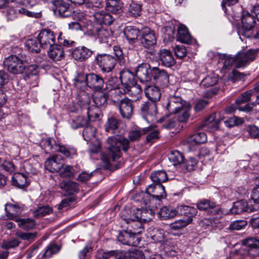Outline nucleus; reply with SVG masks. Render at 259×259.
<instances>
[{
    "label": "nucleus",
    "instance_id": "obj_55",
    "mask_svg": "<svg viewBox=\"0 0 259 259\" xmlns=\"http://www.w3.org/2000/svg\"><path fill=\"white\" fill-rule=\"evenodd\" d=\"M60 249V247L59 246L55 244H50L46 248L45 252L43 253L42 257L47 259L50 257L53 254L58 252Z\"/></svg>",
    "mask_w": 259,
    "mask_h": 259
},
{
    "label": "nucleus",
    "instance_id": "obj_18",
    "mask_svg": "<svg viewBox=\"0 0 259 259\" xmlns=\"http://www.w3.org/2000/svg\"><path fill=\"white\" fill-rule=\"evenodd\" d=\"M24 209V205L16 202L15 203H7L5 205V211L6 216L8 219L16 221L18 219V215L20 214Z\"/></svg>",
    "mask_w": 259,
    "mask_h": 259
},
{
    "label": "nucleus",
    "instance_id": "obj_30",
    "mask_svg": "<svg viewBox=\"0 0 259 259\" xmlns=\"http://www.w3.org/2000/svg\"><path fill=\"white\" fill-rule=\"evenodd\" d=\"M48 55L53 61H58L64 57V52L61 45L54 44L50 47Z\"/></svg>",
    "mask_w": 259,
    "mask_h": 259
},
{
    "label": "nucleus",
    "instance_id": "obj_47",
    "mask_svg": "<svg viewBox=\"0 0 259 259\" xmlns=\"http://www.w3.org/2000/svg\"><path fill=\"white\" fill-rule=\"evenodd\" d=\"M218 81V75L211 74L206 76L201 81L200 85L203 88H209L215 85Z\"/></svg>",
    "mask_w": 259,
    "mask_h": 259
},
{
    "label": "nucleus",
    "instance_id": "obj_64",
    "mask_svg": "<svg viewBox=\"0 0 259 259\" xmlns=\"http://www.w3.org/2000/svg\"><path fill=\"white\" fill-rule=\"evenodd\" d=\"M19 243L20 242L17 239L14 238L10 240L4 241L1 247L3 248L8 249L18 246Z\"/></svg>",
    "mask_w": 259,
    "mask_h": 259
},
{
    "label": "nucleus",
    "instance_id": "obj_10",
    "mask_svg": "<svg viewBox=\"0 0 259 259\" xmlns=\"http://www.w3.org/2000/svg\"><path fill=\"white\" fill-rule=\"evenodd\" d=\"M139 39L143 47L147 49L153 47L157 43L154 32L148 27L141 29Z\"/></svg>",
    "mask_w": 259,
    "mask_h": 259
},
{
    "label": "nucleus",
    "instance_id": "obj_23",
    "mask_svg": "<svg viewBox=\"0 0 259 259\" xmlns=\"http://www.w3.org/2000/svg\"><path fill=\"white\" fill-rule=\"evenodd\" d=\"M158 57L161 64L165 67H170L175 64L174 57L169 50H160L158 53Z\"/></svg>",
    "mask_w": 259,
    "mask_h": 259
},
{
    "label": "nucleus",
    "instance_id": "obj_15",
    "mask_svg": "<svg viewBox=\"0 0 259 259\" xmlns=\"http://www.w3.org/2000/svg\"><path fill=\"white\" fill-rule=\"evenodd\" d=\"M37 40L41 48H47L55 44V36L51 30L45 29L39 32L37 36Z\"/></svg>",
    "mask_w": 259,
    "mask_h": 259
},
{
    "label": "nucleus",
    "instance_id": "obj_11",
    "mask_svg": "<svg viewBox=\"0 0 259 259\" xmlns=\"http://www.w3.org/2000/svg\"><path fill=\"white\" fill-rule=\"evenodd\" d=\"M123 220L128 224H131L132 228L131 230L135 234H140L143 228V225L141 222L142 220L146 221L145 219H142L141 217V211L140 209H137L136 211H133L132 217H125Z\"/></svg>",
    "mask_w": 259,
    "mask_h": 259
},
{
    "label": "nucleus",
    "instance_id": "obj_17",
    "mask_svg": "<svg viewBox=\"0 0 259 259\" xmlns=\"http://www.w3.org/2000/svg\"><path fill=\"white\" fill-rule=\"evenodd\" d=\"M54 5L55 7V13L60 17H68L72 14V10L68 0H55Z\"/></svg>",
    "mask_w": 259,
    "mask_h": 259
},
{
    "label": "nucleus",
    "instance_id": "obj_51",
    "mask_svg": "<svg viewBox=\"0 0 259 259\" xmlns=\"http://www.w3.org/2000/svg\"><path fill=\"white\" fill-rule=\"evenodd\" d=\"M25 46L29 51L33 53L39 52L41 47L39 42H37V40L35 39L27 40L25 43Z\"/></svg>",
    "mask_w": 259,
    "mask_h": 259
},
{
    "label": "nucleus",
    "instance_id": "obj_29",
    "mask_svg": "<svg viewBox=\"0 0 259 259\" xmlns=\"http://www.w3.org/2000/svg\"><path fill=\"white\" fill-rule=\"evenodd\" d=\"M87 81L88 87L97 91L101 90L104 84L103 79L99 75L94 73L88 74Z\"/></svg>",
    "mask_w": 259,
    "mask_h": 259
},
{
    "label": "nucleus",
    "instance_id": "obj_41",
    "mask_svg": "<svg viewBox=\"0 0 259 259\" xmlns=\"http://www.w3.org/2000/svg\"><path fill=\"white\" fill-rule=\"evenodd\" d=\"M153 127L152 125H150L148 127L142 128L141 130L131 131L128 133V138L131 141L139 140L142 134H145L152 131Z\"/></svg>",
    "mask_w": 259,
    "mask_h": 259
},
{
    "label": "nucleus",
    "instance_id": "obj_22",
    "mask_svg": "<svg viewBox=\"0 0 259 259\" xmlns=\"http://www.w3.org/2000/svg\"><path fill=\"white\" fill-rule=\"evenodd\" d=\"M93 51L90 49L82 46L74 49L72 52V56L74 60L83 62L91 56Z\"/></svg>",
    "mask_w": 259,
    "mask_h": 259
},
{
    "label": "nucleus",
    "instance_id": "obj_14",
    "mask_svg": "<svg viewBox=\"0 0 259 259\" xmlns=\"http://www.w3.org/2000/svg\"><path fill=\"white\" fill-rule=\"evenodd\" d=\"M152 75L157 85L163 88L168 86L169 75L166 71L160 69L157 67H153Z\"/></svg>",
    "mask_w": 259,
    "mask_h": 259
},
{
    "label": "nucleus",
    "instance_id": "obj_59",
    "mask_svg": "<svg viewBox=\"0 0 259 259\" xmlns=\"http://www.w3.org/2000/svg\"><path fill=\"white\" fill-rule=\"evenodd\" d=\"M190 106L189 104L185 106V108H183L179 112L180 114L178 116V119L180 122H186L190 117V114L189 111L190 109Z\"/></svg>",
    "mask_w": 259,
    "mask_h": 259
},
{
    "label": "nucleus",
    "instance_id": "obj_48",
    "mask_svg": "<svg viewBox=\"0 0 259 259\" xmlns=\"http://www.w3.org/2000/svg\"><path fill=\"white\" fill-rule=\"evenodd\" d=\"M95 133L96 128L91 125V122H89V124L84 127L82 132L84 139L87 142L91 141L95 137Z\"/></svg>",
    "mask_w": 259,
    "mask_h": 259
},
{
    "label": "nucleus",
    "instance_id": "obj_4",
    "mask_svg": "<svg viewBox=\"0 0 259 259\" xmlns=\"http://www.w3.org/2000/svg\"><path fill=\"white\" fill-rule=\"evenodd\" d=\"M5 16L8 20H14L20 15L28 17H35L36 13L26 10L16 2L11 3L5 10Z\"/></svg>",
    "mask_w": 259,
    "mask_h": 259
},
{
    "label": "nucleus",
    "instance_id": "obj_49",
    "mask_svg": "<svg viewBox=\"0 0 259 259\" xmlns=\"http://www.w3.org/2000/svg\"><path fill=\"white\" fill-rule=\"evenodd\" d=\"M52 212V208L48 205L38 207L32 211L34 217L41 218Z\"/></svg>",
    "mask_w": 259,
    "mask_h": 259
},
{
    "label": "nucleus",
    "instance_id": "obj_50",
    "mask_svg": "<svg viewBox=\"0 0 259 259\" xmlns=\"http://www.w3.org/2000/svg\"><path fill=\"white\" fill-rule=\"evenodd\" d=\"M254 88L242 93L237 99L236 100L235 104L238 106L249 101L251 96L254 94Z\"/></svg>",
    "mask_w": 259,
    "mask_h": 259
},
{
    "label": "nucleus",
    "instance_id": "obj_12",
    "mask_svg": "<svg viewBox=\"0 0 259 259\" xmlns=\"http://www.w3.org/2000/svg\"><path fill=\"white\" fill-rule=\"evenodd\" d=\"M142 115L148 122H154L156 120L157 113L156 104L153 102H144L140 106Z\"/></svg>",
    "mask_w": 259,
    "mask_h": 259
},
{
    "label": "nucleus",
    "instance_id": "obj_45",
    "mask_svg": "<svg viewBox=\"0 0 259 259\" xmlns=\"http://www.w3.org/2000/svg\"><path fill=\"white\" fill-rule=\"evenodd\" d=\"M108 95L103 92H96L93 98L94 102L97 107L104 106L107 104Z\"/></svg>",
    "mask_w": 259,
    "mask_h": 259
},
{
    "label": "nucleus",
    "instance_id": "obj_20",
    "mask_svg": "<svg viewBox=\"0 0 259 259\" xmlns=\"http://www.w3.org/2000/svg\"><path fill=\"white\" fill-rule=\"evenodd\" d=\"M197 208L201 211H208L212 214H219L222 212L219 205L207 199L202 200L197 203Z\"/></svg>",
    "mask_w": 259,
    "mask_h": 259
},
{
    "label": "nucleus",
    "instance_id": "obj_60",
    "mask_svg": "<svg viewBox=\"0 0 259 259\" xmlns=\"http://www.w3.org/2000/svg\"><path fill=\"white\" fill-rule=\"evenodd\" d=\"M244 122L242 118L237 116H233L229 118L225 121L224 123L226 126L229 128L242 124Z\"/></svg>",
    "mask_w": 259,
    "mask_h": 259
},
{
    "label": "nucleus",
    "instance_id": "obj_6",
    "mask_svg": "<svg viewBox=\"0 0 259 259\" xmlns=\"http://www.w3.org/2000/svg\"><path fill=\"white\" fill-rule=\"evenodd\" d=\"M258 52V49H250L246 52L239 53L235 56V59H232L230 61H235L237 68L242 67L253 61L257 57Z\"/></svg>",
    "mask_w": 259,
    "mask_h": 259
},
{
    "label": "nucleus",
    "instance_id": "obj_1",
    "mask_svg": "<svg viewBox=\"0 0 259 259\" xmlns=\"http://www.w3.org/2000/svg\"><path fill=\"white\" fill-rule=\"evenodd\" d=\"M107 144V153L102 155V160L106 167L110 169L112 162L116 161L121 156L120 146H122L123 151L126 152L130 148V141L124 137L116 135L109 137Z\"/></svg>",
    "mask_w": 259,
    "mask_h": 259
},
{
    "label": "nucleus",
    "instance_id": "obj_58",
    "mask_svg": "<svg viewBox=\"0 0 259 259\" xmlns=\"http://www.w3.org/2000/svg\"><path fill=\"white\" fill-rule=\"evenodd\" d=\"M113 51L116 57V61L118 60L119 63L121 66L125 64V60L121 48L118 46H114L113 48Z\"/></svg>",
    "mask_w": 259,
    "mask_h": 259
},
{
    "label": "nucleus",
    "instance_id": "obj_53",
    "mask_svg": "<svg viewBox=\"0 0 259 259\" xmlns=\"http://www.w3.org/2000/svg\"><path fill=\"white\" fill-rule=\"evenodd\" d=\"M243 244L244 245L245 249H251L259 248V239L255 237H249L244 239L243 241Z\"/></svg>",
    "mask_w": 259,
    "mask_h": 259
},
{
    "label": "nucleus",
    "instance_id": "obj_54",
    "mask_svg": "<svg viewBox=\"0 0 259 259\" xmlns=\"http://www.w3.org/2000/svg\"><path fill=\"white\" fill-rule=\"evenodd\" d=\"M59 172L60 176L62 178H71L74 175V170L72 166L63 164Z\"/></svg>",
    "mask_w": 259,
    "mask_h": 259
},
{
    "label": "nucleus",
    "instance_id": "obj_44",
    "mask_svg": "<svg viewBox=\"0 0 259 259\" xmlns=\"http://www.w3.org/2000/svg\"><path fill=\"white\" fill-rule=\"evenodd\" d=\"M150 178L153 184H161L168 179L166 172L164 170H157L151 174Z\"/></svg>",
    "mask_w": 259,
    "mask_h": 259
},
{
    "label": "nucleus",
    "instance_id": "obj_38",
    "mask_svg": "<svg viewBox=\"0 0 259 259\" xmlns=\"http://www.w3.org/2000/svg\"><path fill=\"white\" fill-rule=\"evenodd\" d=\"M125 91L127 94L133 97V101H136L141 98L142 88L140 85L137 84L136 82L135 84L130 85V87L125 88Z\"/></svg>",
    "mask_w": 259,
    "mask_h": 259
},
{
    "label": "nucleus",
    "instance_id": "obj_21",
    "mask_svg": "<svg viewBox=\"0 0 259 259\" xmlns=\"http://www.w3.org/2000/svg\"><path fill=\"white\" fill-rule=\"evenodd\" d=\"M63 159L60 155H55L45 162V167L51 172H58L62 167Z\"/></svg>",
    "mask_w": 259,
    "mask_h": 259
},
{
    "label": "nucleus",
    "instance_id": "obj_34",
    "mask_svg": "<svg viewBox=\"0 0 259 259\" xmlns=\"http://www.w3.org/2000/svg\"><path fill=\"white\" fill-rule=\"evenodd\" d=\"M122 252L119 250L99 251L96 255L97 259H122Z\"/></svg>",
    "mask_w": 259,
    "mask_h": 259
},
{
    "label": "nucleus",
    "instance_id": "obj_52",
    "mask_svg": "<svg viewBox=\"0 0 259 259\" xmlns=\"http://www.w3.org/2000/svg\"><path fill=\"white\" fill-rule=\"evenodd\" d=\"M192 222V219L188 218L186 220H179L170 224V228L174 230L181 229L185 227Z\"/></svg>",
    "mask_w": 259,
    "mask_h": 259
},
{
    "label": "nucleus",
    "instance_id": "obj_25",
    "mask_svg": "<svg viewBox=\"0 0 259 259\" xmlns=\"http://www.w3.org/2000/svg\"><path fill=\"white\" fill-rule=\"evenodd\" d=\"M119 108L122 117L127 119L130 118L133 111L132 100L128 98H124L121 100Z\"/></svg>",
    "mask_w": 259,
    "mask_h": 259
},
{
    "label": "nucleus",
    "instance_id": "obj_2",
    "mask_svg": "<svg viewBox=\"0 0 259 259\" xmlns=\"http://www.w3.org/2000/svg\"><path fill=\"white\" fill-rule=\"evenodd\" d=\"M42 146L44 147L46 152L49 150L58 151L62 153L67 157L72 158L77 155L76 150L73 147H66L57 144L55 140L52 138H47L42 142Z\"/></svg>",
    "mask_w": 259,
    "mask_h": 259
},
{
    "label": "nucleus",
    "instance_id": "obj_35",
    "mask_svg": "<svg viewBox=\"0 0 259 259\" xmlns=\"http://www.w3.org/2000/svg\"><path fill=\"white\" fill-rule=\"evenodd\" d=\"M88 74L84 73L83 72H78L74 78V84L76 88L83 91L88 86V82L87 81ZM84 92L83 91L81 92L79 96L81 95V93Z\"/></svg>",
    "mask_w": 259,
    "mask_h": 259
},
{
    "label": "nucleus",
    "instance_id": "obj_40",
    "mask_svg": "<svg viewBox=\"0 0 259 259\" xmlns=\"http://www.w3.org/2000/svg\"><path fill=\"white\" fill-rule=\"evenodd\" d=\"M177 213V211L172 207L164 206L160 209L158 215L162 220H167L175 217Z\"/></svg>",
    "mask_w": 259,
    "mask_h": 259
},
{
    "label": "nucleus",
    "instance_id": "obj_31",
    "mask_svg": "<svg viewBox=\"0 0 259 259\" xmlns=\"http://www.w3.org/2000/svg\"><path fill=\"white\" fill-rule=\"evenodd\" d=\"M94 18L97 23L108 25H111L115 19L111 14L103 11L95 12Z\"/></svg>",
    "mask_w": 259,
    "mask_h": 259
},
{
    "label": "nucleus",
    "instance_id": "obj_56",
    "mask_svg": "<svg viewBox=\"0 0 259 259\" xmlns=\"http://www.w3.org/2000/svg\"><path fill=\"white\" fill-rule=\"evenodd\" d=\"M198 163V160L193 157H189L185 163H183L182 166L185 168L184 172L193 170L196 167Z\"/></svg>",
    "mask_w": 259,
    "mask_h": 259
},
{
    "label": "nucleus",
    "instance_id": "obj_7",
    "mask_svg": "<svg viewBox=\"0 0 259 259\" xmlns=\"http://www.w3.org/2000/svg\"><path fill=\"white\" fill-rule=\"evenodd\" d=\"M242 26L239 29V33L247 38L252 35V28L254 26L255 19L248 12L243 11L242 16Z\"/></svg>",
    "mask_w": 259,
    "mask_h": 259
},
{
    "label": "nucleus",
    "instance_id": "obj_43",
    "mask_svg": "<svg viewBox=\"0 0 259 259\" xmlns=\"http://www.w3.org/2000/svg\"><path fill=\"white\" fill-rule=\"evenodd\" d=\"M168 159L172 165L182 166L184 161V156L182 153L175 150L170 152L168 155Z\"/></svg>",
    "mask_w": 259,
    "mask_h": 259
},
{
    "label": "nucleus",
    "instance_id": "obj_19",
    "mask_svg": "<svg viewBox=\"0 0 259 259\" xmlns=\"http://www.w3.org/2000/svg\"><path fill=\"white\" fill-rule=\"evenodd\" d=\"M146 191L147 194L158 200L164 198L166 196L164 187L160 184H152L149 185Z\"/></svg>",
    "mask_w": 259,
    "mask_h": 259
},
{
    "label": "nucleus",
    "instance_id": "obj_42",
    "mask_svg": "<svg viewBox=\"0 0 259 259\" xmlns=\"http://www.w3.org/2000/svg\"><path fill=\"white\" fill-rule=\"evenodd\" d=\"M16 222L18 226L21 229L25 230L32 229L35 226V222L34 220L30 218L16 219Z\"/></svg>",
    "mask_w": 259,
    "mask_h": 259
},
{
    "label": "nucleus",
    "instance_id": "obj_9",
    "mask_svg": "<svg viewBox=\"0 0 259 259\" xmlns=\"http://www.w3.org/2000/svg\"><path fill=\"white\" fill-rule=\"evenodd\" d=\"M97 64L103 72H111L116 64V59L109 54L98 55L96 57Z\"/></svg>",
    "mask_w": 259,
    "mask_h": 259
},
{
    "label": "nucleus",
    "instance_id": "obj_46",
    "mask_svg": "<svg viewBox=\"0 0 259 259\" xmlns=\"http://www.w3.org/2000/svg\"><path fill=\"white\" fill-rule=\"evenodd\" d=\"M119 120L116 117L111 116L109 117L105 124L106 131L114 133V131L118 128Z\"/></svg>",
    "mask_w": 259,
    "mask_h": 259
},
{
    "label": "nucleus",
    "instance_id": "obj_16",
    "mask_svg": "<svg viewBox=\"0 0 259 259\" xmlns=\"http://www.w3.org/2000/svg\"><path fill=\"white\" fill-rule=\"evenodd\" d=\"M152 72H153V68H151L150 66L147 63L140 64L135 70L137 76L141 82L144 83L151 80L152 77Z\"/></svg>",
    "mask_w": 259,
    "mask_h": 259
},
{
    "label": "nucleus",
    "instance_id": "obj_33",
    "mask_svg": "<svg viewBox=\"0 0 259 259\" xmlns=\"http://www.w3.org/2000/svg\"><path fill=\"white\" fill-rule=\"evenodd\" d=\"M177 40L184 44H189L191 42V36L185 26L182 25L179 26Z\"/></svg>",
    "mask_w": 259,
    "mask_h": 259
},
{
    "label": "nucleus",
    "instance_id": "obj_3",
    "mask_svg": "<svg viewBox=\"0 0 259 259\" xmlns=\"http://www.w3.org/2000/svg\"><path fill=\"white\" fill-rule=\"evenodd\" d=\"M4 64L7 70L13 74H22L26 69L24 61L16 55H11L6 58Z\"/></svg>",
    "mask_w": 259,
    "mask_h": 259
},
{
    "label": "nucleus",
    "instance_id": "obj_5",
    "mask_svg": "<svg viewBox=\"0 0 259 259\" xmlns=\"http://www.w3.org/2000/svg\"><path fill=\"white\" fill-rule=\"evenodd\" d=\"M78 101L82 105V108H85L88 110V117H87L89 121L95 120L99 118L100 110L98 108L99 107H93V106L89 107V105L91 102L90 96L85 93L82 92L81 95L78 96Z\"/></svg>",
    "mask_w": 259,
    "mask_h": 259
},
{
    "label": "nucleus",
    "instance_id": "obj_32",
    "mask_svg": "<svg viewBox=\"0 0 259 259\" xmlns=\"http://www.w3.org/2000/svg\"><path fill=\"white\" fill-rule=\"evenodd\" d=\"M106 9L114 15H119L123 11L121 3L116 0H108L106 3Z\"/></svg>",
    "mask_w": 259,
    "mask_h": 259
},
{
    "label": "nucleus",
    "instance_id": "obj_27",
    "mask_svg": "<svg viewBox=\"0 0 259 259\" xmlns=\"http://www.w3.org/2000/svg\"><path fill=\"white\" fill-rule=\"evenodd\" d=\"M141 31L135 26H126L123 31L124 34L130 44L136 43L138 40Z\"/></svg>",
    "mask_w": 259,
    "mask_h": 259
},
{
    "label": "nucleus",
    "instance_id": "obj_37",
    "mask_svg": "<svg viewBox=\"0 0 259 259\" xmlns=\"http://www.w3.org/2000/svg\"><path fill=\"white\" fill-rule=\"evenodd\" d=\"M207 141V136L204 133H198L194 134L187 139V142L191 145H195L204 143Z\"/></svg>",
    "mask_w": 259,
    "mask_h": 259
},
{
    "label": "nucleus",
    "instance_id": "obj_26",
    "mask_svg": "<svg viewBox=\"0 0 259 259\" xmlns=\"http://www.w3.org/2000/svg\"><path fill=\"white\" fill-rule=\"evenodd\" d=\"M120 79L122 87L126 89L136 82L134 74L128 69H124L120 72Z\"/></svg>",
    "mask_w": 259,
    "mask_h": 259
},
{
    "label": "nucleus",
    "instance_id": "obj_62",
    "mask_svg": "<svg viewBox=\"0 0 259 259\" xmlns=\"http://www.w3.org/2000/svg\"><path fill=\"white\" fill-rule=\"evenodd\" d=\"M120 81L118 78L115 76L110 77L106 82L107 89L111 91L119 87Z\"/></svg>",
    "mask_w": 259,
    "mask_h": 259
},
{
    "label": "nucleus",
    "instance_id": "obj_13",
    "mask_svg": "<svg viewBox=\"0 0 259 259\" xmlns=\"http://www.w3.org/2000/svg\"><path fill=\"white\" fill-rule=\"evenodd\" d=\"M188 104L181 97L172 96L169 97L168 99L166 108L170 114H176Z\"/></svg>",
    "mask_w": 259,
    "mask_h": 259
},
{
    "label": "nucleus",
    "instance_id": "obj_39",
    "mask_svg": "<svg viewBox=\"0 0 259 259\" xmlns=\"http://www.w3.org/2000/svg\"><path fill=\"white\" fill-rule=\"evenodd\" d=\"M88 119L84 116H78L72 118L70 120V125L72 128L77 129L85 127L89 124Z\"/></svg>",
    "mask_w": 259,
    "mask_h": 259
},
{
    "label": "nucleus",
    "instance_id": "obj_8",
    "mask_svg": "<svg viewBox=\"0 0 259 259\" xmlns=\"http://www.w3.org/2000/svg\"><path fill=\"white\" fill-rule=\"evenodd\" d=\"M25 174L18 172L15 174L12 178V183L19 188H22L27 187L29 184L28 175L30 174H34L35 170L30 169V165L28 163L24 164Z\"/></svg>",
    "mask_w": 259,
    "mask_h": 259
},
{
    "label": "nucleus",
    "instance_id": "obj_61",
    "mask_svg": "<svg viewBox=\"0 0 259 259\" xmlns=\"http://www.w3.org/2000/svg\"><path fill=\"white\" fill-rule=\"evenodd\" d=\"M141 11V6L132 2L128 7V12L130 14L134 17H137L140 15Z\"/></svg>",
    "mask_w": 259,
    "mask_h": 259
},
{
    "label": "nucleus",
    "instance_id": "obj_57",
    "mask_svg": "<svg viewBox=\"0 0 259 259\" xmlns=\"http://www.w3.org/2000/svg\"><path fill=\"white\" fill-rule=\"evenodd\" d=\"M181 213L186 215L188 218H191L197 213L196 208L187 205L181 206L180 207Z\"/></svg>",
    "mask_w": 259,
    "mask_h": 259
},
{
    "label": "nucleus",
    "instance_id": "obj_24",
    "mask_svg": "<svg viewBox=\"0 0 259 259\" xmlns=\"http://www.w3.org/2000/svg\"><path fill=\"white\" fill-rule=\"evenodd\" d=\"M256 209V208L250 206L246 201L241 200L233 203L230 211L232 213L240 214L243 212H252Z\"/></svg>",
    "mask_w": 259,
    "mask_h": 259
},
{
    "label": "nucleus",
    "instance_id": "obj_36",
    "mask_svg": "<svg viewBox=\"0 0 259 259\" xmlns=\"http://www.w3.org/2000/svg\"><path fill=\"white\" fill-rule=\"evenodd\" d=\"M59 187L69 194L77 193L79 190L78 184L73 181L66 182L62 181L59 184Z\"/></svg>",
    "mask_w": 259,
    "mask_h": 259
},
{
    "label": "nucleus",
    "instance_id": "obj_63",
    "mask_svg": "<svg viewBox=\"0 0 259 259\" xmlns=\"http://www.w3.org/2000/svg\"><path fill=\"white\" fill-rule=\"evenodd\" d=\"M130 238V229L126 231L120 232L117 236V240L119 242L124 245H128V241Z\"/></svg>",
    "mask_w": 259,
    "mask_h": 259
},
{
    "label": "nucleus",
    "instance_id": "obj_28",
    "mask_svg": "<svg viewBox=\"0 0 259 259\" xmlns=\"http://www.w3.org/2000/svg\"><path fill=\"white\" fill-rule=\"evenodd\" d=\"M146 97L152 102L156 103L160 100L161 96L160 90L156 85H149L145 89Z\"/></svg>",
    "mask_w": 259,
    "mask_h": 259
}]
</instances>
